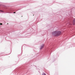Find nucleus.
I'll use <instances>...</instances> for the list:
<instances>
[{
    "label": "nucleus",
    "mask_w": 75,
    "mask_h": 75,
    "mask_svg": "<svg viewBox=\"0 0 75 75\" xmlns=\"http://www.w3.org/2000/svg\"><path fill=\"white\" fill-rule=\"evenodd\" d=\"M52 35L54 36H59L61 35V32L60 31H55L52 33Z\"/></svg>",
    "instance_id": "nucleus-1"
},
{
    "label": "nucleus",
    "mask_w": 75,
    "mask_h": 75,
    "mask_svg": "<svg viewBox=\"0 0 75 75\" xmlns=\"http://www.w3.org/2000/svg\"><path fill=\"white\" fill-rule=\"evenodd\" d=\"M44 44H43L41 45V46L40 47V49L41 50L44 48Z\"/></svg>",
    "instance_id": "nucleus-2"
},
{
    "label": "nucleus",
    "mask_w": 75,
    "mask_h": 75,
    "mask_svg": "<svg viewBox=\"0 0 75 75\" xmlns=\"http://www.w3.org/2000/svg\"><path fill=\"white\" fill-rule=\"evenodd\" d=\"M73 25H75V19H74L73 22Z\"/></svg>",
    "instance_id": "nucleus-3"
},
{
    "label": "nucleus",
    "mask_w": 75,
    "mask_h": 75,
    "mask_svg": "<svg viewBox=\"0 0 75 75\" xmlns=\"http://www.w3.org/2000/svg\"><path fill=\"white\" fill-rule=\"evenodd\" d=\"M42 75H45V74L44 73H43L42 74Z\"/></svg>",
    "instance_id": "nucleus-4"
},
{
    "label": "nucleus",
    "mask_w": 75,
    "mask_h": 75,
    "mask_svg": "<svg viewBox=\"0 0 75 75\" xmlns=\"http://www.w3.org/2000/svg\"><path fill=\"white\" fill-rule=\"evenodd\" d=\"M2 24H3L1 23H0V25H2Z\"/></svg>",
    "instance_id": "nucleus-5"
},
{
    "label": "nucleus",
    "mask_w": 75,
    "mask_h": 75,
    "mask_svg": "<svg viewBox=\"0 0 75 75\" xmlns=\"http://www.w3.org/2000/svg\"><path fill=\"white\" fill-rule=\"evenodd\" d=\"M13 13H16V12H14Z\"/></svg>",
    "instance_id": "nucleus-6"
}]
</instances>
